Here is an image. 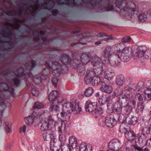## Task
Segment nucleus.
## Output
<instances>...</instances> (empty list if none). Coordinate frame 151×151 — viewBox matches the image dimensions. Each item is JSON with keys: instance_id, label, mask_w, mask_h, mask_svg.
<instances>
[{"instance_id": "12", "label": "nucleus", "mask_w": 151, "mask_h": 151, "mask_svg": "<svg viewBox=\"0 0 151 151\" xmlns=\"http://www.w3.org/2000/svg\"><path fill=\"white\" fill-rule=\"evenodd\" d=\"M108 146L110 149L114 151H117L121 149L123 145L119 140L115 138L109 142Z\"/></svg>"}, {"instance_id": "50", "label": "nucleus", "mask_w": 151, "mask_h": 151, "mask_svg": "<svg viewBox=\"0 0 151 151\" xmlns=\"http://www.w3.org/2000/svg\"><path fill=\"white\" fill-rule=\"evenodd\" d=\"M127 116L125 117L123 114L120 115L118 118L117 122L119 123H122L125 121H126Z\"/></svg>"}, {"instance_id": "1", "label": "nucleus", "mask_w": 151, "mask_h": 151, "mask_svg": "<svg viewBox=\"0 0 151 151\" xmlns=\"http://www.w3.org/2000/svg\"><path fill=\"white\" fill-rule=\"evenodd\" d=\"M72 3L77 6L79 3L88 8L97 10L104 9L106 11L113 10L122 13L129 19L138 17L139 10L138 6L132 1H61Z\"/></svg>"}, {"instance_id": "35", "label": "nucleus", "mask_w": 151, "mask_h": 151, "mask_svg": "<svg viewBox=\"0 0 151 151\" xmlns=\"http://www.w3.org/2000/svg\"><path fill=\"white\" fill-rule=\"evenodd\" d=\"M138 119L137 118L136 116H132L130 117H129L127 116L126 119V122L127 123L130 125H134L136 124L137 122Z\"/></svg>"}, {"instance_id": "53", "label": "nucleus", "mask_w": 151, "mask_h": 151, "mask_svg": "<svg viewBox=\"0 0 151 151\" xmlns=\"http://www.w3.org/2000/svg\"><path fill=\"white\" fill-rule=\"evenodd\" d=\"M114 93L115 96H118L122 94L123 91L122 88H118L115 90Z\"/></svg>"}, {"instance_id": "24", "label": "nucleus", "mask_w": 151, "mask_h": 151, "mask_svg": "<svg viewBox=\"0 0 151 151\" xmlns=\"http://www.w3.org/2000/svg\"><path fill=\"white\" fill-rule=\"evenodd\" d=\"M40 120L43 119L44 120H51L54 119L51 117V114L49 111L47 110L45 111L39 116Z\"/></svg>"}, {"instance_id": "45", "label": "nucleus", "mask_w": 151, "mask_h": 151, "mask_svg": "<svg viewBox=\"0 0 151 151\" xmlns=\"http://www.w3.org/2000/svg\"><path fill=\"white\" fill-rule=\"evenodd\" d=\"M61 149L63 151H73L74 148L70 145L66 144L62 146Z\"/></svg>"}, {"instance_id": "7", "label": "nucleus", "mask_w": 151, "mask_h": 151, "mask_svg": "<svg viewBox=\"0 0 151 151\" xmlns=\"http://www.w3.org/2000/svg\"><path fill=\"white\" fill-rule=\"evenodd\" d=\"M102 60H104L106 63L109 62L111 65L116 67L118 66L119 61L117 60L118 56L114 54L112 47L110 46H107L102 53Z\"/></svg>"}, {"instance_id": "4", "label": "nucleus", "mask_w": 151, "mask_h": 151, "mask_svg": "<svg viewBox=\"0 0 151 151\" xmlns=\"http://www.w3.org/2000/svg\"><path fill=\"white\" fill-rule=\"evenodd\" d=\"M2 89L3 91L0 90V127L2 124V121L1 120V119L3 111L6 107L10 108L11 107L9 103L5 102V99L9 98L12 95L14 96L15 95L14 89Z\"/></svg>"}, {"instance_id": "9", "label": "nucleus", "mask_w": 151, "mask_h": 151, "mask_svg": "<svg viewBox=\"0 0 151 151\" xmlns=\"http://www.w3.org/2000/svg\"><path fill=\"white\" fill-rule=\"evenodd\" d=\"M72 56L73 59L72 60L70 59V61H72V62H73L74 60L77 58L78 60L80 61V63H82L81 64L83 65H86L89 62H91V54L89 53H82L80 57L81 60L79 58H80V56H78V52L73 53Z\"/></svg>"}, {"instance_id": "58", "label": "nucleus", "mask_w": 151, "mask_h": 151, "mask_svg": "<svg viewBox=\"0 0 151 151\" xmlns=\"http://www.w3.org/2000/svg\"><path fill=\"white\" fill-rule=\"evenodd\" d=\"M131 38L128 36H125L122 39V41L124 42H128L130 41Z\"/></svg>"}, {"instance_id": "63", "label": "nucleus", "mask_w": 151, "mask_h": 151, "mask_svg": "<svg viewBox=\"0 0 151 151\" xmlns=\"http://www.w3.org/2000/svg\"><path fill=\"white\" fill-rule=\"evenodd\" d=\"M26 126L25 125H24L21 126L20 128V133H25L26 131Z\"/></svg>"}, {"instance_id": "37", "label": "nucleus", "mask_w": 151, "mask_h": 151, "mask_svg": "<svg viewBox=\"0 0 151 151\" xmlns=\"http://www.w3.org/2000/svg\"><path fill=\"white\" fill-rule=\"evenodd\" d=\"M49 110L53 112H57L60 111V108L58 105H55L52 102L50 106Z\"/></svg>"}, {"instance_id": "32", "label": "nucleus", "mask_w": 151, "mask_h": 151, "mask_svg": "<svg viewBox=\"0 0 151 151\" xmlns=\"http://www.w3.org/2000/svg\"><path fill=\"white\" fill-rule=\"evenodd\" d=\"M98 75H96L91 79L90 83L93 85H97L99 83H100L101 85V78L100 79V77L98 76Z\"/></svg>"}, {"instance_id": "38", "label": "nucleus", "mask_w": 151, "mask_h": 151, "mask_svg": "<svg viewBox=\"0 0 151 151\" xmlns=\"http://www.w3.org/2000/svg\"><path fill=\"white\" fill-rule=\"evenodd\" d=\"M93 35V34L92 33H88L85 32L83 34L79 35L78 36V37L81 39V40H82L83 39H84L85 38L87 37H92L95 36L96 34Z\"/></svg>"}, {"instance_id": "43", "label": "nucleus", "mask_w": 151, "mask_h": 151, "mask_svg": "<svg viewBox=\"0 0 151 151\" xmlns=\"http://www.w3.org/2000/svg\"><path fill=\"white\" fill-rule=\"evenodd\" d=\"M39 74L34 78V81L36 84H38L41 82L42 80L44 79Z\"/></svg>"}, {"instance_id": "34", "label": "nucleus", "mask_w": 151, "mask_h": 151, "mask_svg": "<svg viewBox=\"0 0 151 151\" xmlns=\"http://www.w3.org/2000/svg\"><path fill=\"white\" fill-rule=\"evenodd\" d=\"M140 87L138 84H130L126 87V90L130 91L133 90L135 91H139L140 90Z\"/></svg>"}, {"instance_id": "13", "label": "nucleus", "mask_w": 151, "mask_h": 151, "mask_svg": "<svg viewBox=\"0 0 151 151\" xmlns=\"http://www.w3.org/2000/svg\"><path fill=\"white\" fill-rule=\"evenodd\" d=\"M135 98L139 101L137 106V109L136 110L137 113L139 115H141L142 113L145 105L143 101L142 96L139 93H138L135 95Z\"/></svg>"}, {"instance_id": "8", "label": "nucleus", "mask_w": 151, "mask_h": 151, "mask_svg": "<svg viewBox=\"0 0 151 151\" xmlns=\"http://www.w3.org/2000/svg\"><path fill=\"white\" fill-rule=\"evenodd\" d=\"M104 61L96 55H93L92 57L91 63L93 65V69L96 73L99 75L102 74Z\"/></svg>"}, {"instance_id": "15", "label": "nucleus", "mask_w": 151, "mask_h": 151, "mask_svg": "<svg viewBox=\"0 0 151 151\" xmlns=\"http://www.w3.org/2000/svg\"><path fill=\"white\" fill-rule=\"evenodd\" d=\"M136 101H131L128 102L126 105L123 106L122 113L127 115L130 114L132 110L136 106Z\"/></svg>"}, {"instance_id": "47", "label": "nucleus", "mask_w": 151, "mask_h": 151, "mask_svg": "<svg viewBox=\"0 0 151 151\" xmlns=\"http://www.w3.org/2000/svg\"><path fill=\"white\" fill-rule=\"evenodd\" d=\"M138 18L139 21L141 23H143L147 20V17L146 14L145 13L139 14Z\"/></svg>"}, {"instance_id": "6", "label": "nucleus", "mask_w": 151, "mask_h": 151, "mask_svg": "<svg viewBox=\"0 0 151 151\" xmlns=\"http://www.w3.org/2000/svg\"><path fill=\"white\" fill-rule=\"evenodd\" d=\"M31 65L29 62L26 63L24 65V68L22 67L19 68L15 72L17 77H19L22 79L27 81V77H30L32 75V71L36 65L35 61L32 60L30 61Z\"/></svg>"}, {"instance_id": "39", "label": "nucleus", "mask_w": 151, "mask_h": 151, "mask_svg": "<svg viewBox=\"0 0 151 151\" xmlns=\"http://www.w3.org/2000/svg\"><path fill=\"white\" fill-rule=\"evenodd\" d=\"M151 129L150 126L149 127L145 126L142 129V133L140 134L145 135L147 136L148 134L151 133Z\"/></svg>"}, {"instance_id": "61", "label": "nucleus", "mask_w": 151, "mask_h": 151, "mask_svg": "<svg viewBox=\"0 0 151 151\" xmlns=\"http://www.w3.org/2000/svg\"><path fill=\"white\" fill-rule=\"evenodd\" d=\"M10 71L8 69L3 71L2 73L3 76H7L10 73Z\"/></svg>"}, {"instance_id": "26", "label": "nucleus", "mask_w": 151, "mask_h": 151, "mask_svg": "<svg viewBox=\"0 0 151 151\" xmlns=\"http://www.w3.org/2000/svg\"><path fill=\"white\" fill-rule=\"evenodd\" d=\"M54 132L53 130L50 132L46 131V132L43 134V138L45 141H52L54 137Z\"/></svg>"}, {"instance_id": "60", "label": "nucleus", "mask_w": 151, "mask_h": 151, "mask_svg": "<svg viewBox=\"0 0 151 151\" xmlns=\"http://www.w3.org/2000/svg\"><path fill=\"white\" fill-rule=\"evenodd\" d=\"M136 145H135L133 146L134 147V151H135V150H137L138 151H143V149L142 148V147H140L138 145H137V144H136Z\"/></svg>"}, {"instance_id": "17", "label": "nucleus", "mask_w": 151, "mask_h": 151, "mask_svg": "<svg viewBox=\"0 0 151 151\" xmlns=\"http://www.w3.org/2000/svg\"><path fill=\"white\" fill-rule=\"evenodd\" d=\"M115 75L114 71L113 70H107L104 73V77L101 78V80L107 83H110V81Z\"/></svg>"}, {"instance_id": "36", "label": "nucleus", "mask_w": 151, "mask_h": 151, "mask_svg": "<svg viewBox=\"0 0 151 151\" xmlns=\"http://www.w3.org/2000/svg\"><path fill=\"white\" fill-rule=\"evenodd\" d=\"M35 117L33 116H30L25 118L26 124L28 125L31 126L35 122Z\"/></svg>"}, {"instance_id": "48", "label": "nucleus", "mask_w": 151, "mask_h": 151, "mask_svg": "<svg viewBox=\"0 0 151 151\" xmlns=\"http://www.w3.org/2000/svg\"><path fill=\"white\" fill-rule=\"evenodd\" d=\"M50 148L51 150L52 151H57L58 150L57 147L55 146V139H53L52 141H50Z\"/></svg>"}, {"instance_id": "30", "label": "nucleus", "mask_w": 151, "mask_h": 151, "mask_svg": "<svg viewBox=\"0 0 151 151\" xmlns=\"http://www.w3.org/2000/svg\"><path fill=\"white\" fill-rule=\"evenodd\" d=\"M125 137L127 140H134L136 137V134L132 131H130L125 132Z\"/></svg>"}, {"instance_id": "57", "label": "nucleus", "mask_w": 151, "mask_h": 151, "mask_svg": "<svg viewBox=\"0 0 151 151\" xmlns=\"http://www.w3.org/2000/svg\"><path fill=\"white\" fill-rule=\"evenodd\" d=\"M32 92L33 95L35 96H37L39 93L38 91L35 88H32Z\"/></svg>"}, {"instance_id": "44", "label": "nucleus", "mask_w": 151, "mask_h": 151, "mask_svg": "<svg viewBox=\"0 0 151 151\" xmlns=\"http://www.w3.org/2000/svg\"><path fill=\"white\" fill-rule=\"evenodd\" d=\"M4 29H5V30L4 29H3L1 30V32L4 34H7L8 35L6 37L8 39H11L12 34L11 30L8 28H4Z\"/></svg>"}, {"instance_id": "42", "label": "nucleus", "mask_w": 151, "mask_h": 151, "mask_svg": "<svg viewBox=\"0 0 151 151\" xmlns=\"http://www.w3.org/2000/svg\"><path fill=\"white\" fill-rule=\"evenodd\" d=\"M4 123L5 124V131L7 133H11L12 131L11 127L12 124L11 123L9 122H4Z\"/></svg>"}, {"instance_id": "14", "label": "nucleus", "mask_w": 151, "mask_h": 151, "mask_svg": "<svg viewBox=\"0 0 151 151\" xmlns=\"http://www.w3.org/2000/svg\"><path fill=\"white\" fill-rule=\"evenodd\" d=\"M131 101H135L134 99V97L132 94L129 92L124 95L120 96L118 98V100L117 102L122 105L123 104H125L128 101L129 102Z\"/></svg>"}, {"instance_id": "5", "label": "nucleus", "mask_w": 151, "mask_h": 151, "mask_svg": "<svg viewBox=\"0 0 151 151\" xmlns=\"http://www.w3.org/2000/svg\"><path fill=\"white\" fill-rule=\"evenodd\" d=\"M40 122L41 124L40 129L42 131L50 132L55 129L58 132H61L65 129L64 124L56 122L54 119L49 121L42 119L40 120Z\"/></svg>"}, {"instance_id": "41", "label": "nucleus", "mask_w": 151, "mask_h": 151, "mask_svg": "<svg viewBox=\"0 0 151 151\" xmlns=\"http://www.w3.org/2000/svg\"><path fill=\"white\" fill-rule=\"evenodd\" d=\"M94 92L93 88L91 87L87 88L84 91V95L86 97L91 96Z\"/></svg>"}, {"instance_id": "21", "label": "nucleus", "mask_w": 151, "mask_h": 151, "mask_svg": "<svg viewBox=\"0 0 151 151\" xmlns=\"http://www.w3.org/2000/svg\"><path fill=\"white\" fill-rule=\"evenodd\" d=\"M147 136L145 135L139 134L138 135V139H136L135 142L136 144H137L139 146L143 147L145 145H147Z\"/></svg>"}, {"instance_id": "10", "label": "nucleus", "mask_w": 151, "mask_h": 151, "mask_svg": "<svg viewBox=\"0 0 151 151\" xmlns=\"http://www.w3.org/2000/svg\"><path fill=\"white\" fill-rule=\"evenodd\" d=\"M132 49L131 48L127 47H125V48L121 52V53L119 54V66L120 64L121 60L123 62H127L129 61L131 58V56H132V51H131Z\"/></svg>"}, {"instance_id": "27", "label": "nucleus", "mask_w": 151, "mask_h": 151, "mask_svg": "<svg viewBox=\"0 0 151 151\" xmlns=\"http://www.w3.org/2000/svg\"><path fill=\"white\" fill-rule=\"evenodd\" d=\"M123 106L122 105L116 102L114 105L113 111L116 114H120L122 113Z\"/></svg>"}, {"instance_id": "52", "label": "nucleus", "mask_w": 151, "mask_h": 151, "mask_svg": "<svg viewBox=\"0 0 151 151\" xmlns=\"http://www.w3.org/2000/svg\"><path fill=\"white\" fill-rule=\"evenodd\" d=\"M43 107L44 105L42 103L40 102L37 101L35 103L33 108L34 109L36 108L41 109L43 108Z\"/></svg>"}, {"instance_id": "31", "label": "nucleus", "mask_w": 151, "mask_h": 151, "mask_svg": "<svg viewBox=\"0 0 151 151\" xmlns=\"http://www.w3.org/2000/svg\"><path fill=\"white\" fill-rule=\"evenodd\" d=\"M77 140L75 137L73 136L70 137L69 139V142L70 145V146L74 147L75 150L78 149V147Z\"/></svg>"}, {"instance_id": "62", "label": "nucleus", "mask_w": 151, "mask_h": 151, "mask_svg": "<svg viewBox=\"0 0 151 151\" xmlns=\"http://www.w3.org/2000/svg\"><path fill=\"white\" fill-rule=\"evenodd\" d=\"M52 81L53 84L55 86H56L58 82V79L57 78H52Z\"/></svg>"}, {"instance_id": "64", "label": "nucleus", "mask_w": 151, "mask_h": 151, "mask_svg": "<svg viewBox=\"0 0 151 151\" xmlns=\"http://www.w3.org/2000/svg\"><path fill=\"white\" fill-rule=\"evenodd\" d=\"M119 131L122 134L123 133L125 134V132H127V129L123 127H120Z\"/></svg>"}, {"instance_id": "49", "label": "nucleus", "mask_w": 151, "mask_h": 151, "mask_svg": "<svg viewBox=\"0 0 151 151\" xmlns=\"http://www.w3.org/2000/svg\"><path fill=\"white\" fill-rule=\"evenodd\" d=\"M104 96L105 97L106 101L107 103L106 104L107 108L109 110L110 109V107H109L111 104L110 102L111 101V96L110 95H105Z\"/></svg>"}, {"instance_id": "28", "label": "nucleus", "mask_w": 151, "mask_h": 151, "mask_svg": "<svg viewBox=\"0 0 151 151\" xmlns=\"http://www.w3.org/2000/svg\"><path fill=\"white\" fill-rule=\"evenodd\" d=\"M125 80L124 76L120 74L116 76L115 82L118 85L122 86L124 84Z\"/></svg>"}, {"instance_id": "11", "label": "nucleus", "mask_w": 151, "mask_h": 151, "mask_svg": "<svg viewBox=\"0 0 151 151\" xmlns=\"http://www.w3.org/2000/svg\"><path fill=\"white\" fill-rule=\"evenodd\" d=\"M132 50V57L135 59L137 57L142 58L146 51L145 47L144 46H136L133 47Z\"/></svg>"}, {"instance_id": "29", "label": "nucleus", "mask_w": 151, "mask_h": 151, "mask_svg": "<svg viewBox=\"0 0 151 151\" xmlns=\"http://www.w3.org/2000/svg\"><path fill=\"white\" fill-rule=\"evenodd\" d=\"M92 148L91 147L87 146L86 144L82 143L80 145L79 147L78 146V150L75 151H91Z\"/></svg>"}, {"instance_id": "22", "label": "nucleus", "mask_w": 151, "mask_h": 151, "mask_svg": "<svg viewBox=\"0 0 151 151\" xmlns=\"http://www.w3.org/2000/svg\"><path fill=\"white\" fill-rule=\"evenodd\" d=\"M96 75H99L96 73L94 72L93 69V70L91 69H88L86 72L84 79L85 82L87 84L91 82V79Z\"/></svg>"}, {"instance_id": "56", "label": "nucleus", "mask_w": 151, "mask_h": 151, "mask_svg": "<svg viewBox=\"0 0 151 151\" xmlns=\"http://www.w3.org/2000/svg\"><path fill=\"white\" fill-rule=\"evenodd\" d=\"M59 139L61 142H63L66 140V138L64 134H59Z\"/></svg>"}, {"instance_id": "40", "label": "nucleus", "mask_w": 151, "mask_h": 151, "mask_svg": "<svg viewBox=\"0 0 151 151\" xmlns=\"http://www.w3.org/2000/svg\"><path fill=\"white\" fill-rule=\"evenodd\" d=\"M132 140H128L125 143V147L126 148L125 151L127 150H129V151L131 150H134V148H132V147H133V144L132 142Z\"/></svg>"}, {"instance_id": "3", "label": "nucleus", "mask_w": 151, "mask_h": 151, "mask_svg": "<svg viewBox=\"0 0 151 151\" xmlns=\"http://www.w3.org/2000/svg\"><path fill=\"white\" fill-rule=\"evenodd\" d=\"M81 110V108L79 106L78 102L76 103L73 102H68L64 103L62 106V112L60 114H57V117L62 121V123H59L64 124L65 126L64 122L67 121L70 119L71 111L73 112L75 114H78Z\"/></svg>"}, {"instance_id": "19", "label": "nucleus", "mask_w": 151, "mask_h": 151, "mask_svg": "<svg viewBox=\"0 0 151 151\" xmlns=\"http://www.w3.org/2000/svg\"><path fill=\"white\" fill-rule=\"evenodd\" d=\"M105 123L108 127H112L116 125L117 121L112 114L108 115L105 119Z\"/></svg>"}, {"instance_id": "33", "label": "nucleus", "mask_w": 151, "mask_h": 151, "mask_svg": "<svg viewBox=\"0 0 151 151\" xmlns=\"http://www.w3.org/2000/svg\"><path fill=\"white\" fill-rule=\"evenodd\" d=\"M102 108L100 106H96V108L94 109L93 113L94 116L96 117H98L103 112Z\"/></svg>"}, {"instance_id": "20", "label": "nucleus", "mask_w": 151, "mask_h": 151, "mask_svg": "<svg viewBox=\"0 0 151 151\" xmlns=\"http://www.w3.org/2000/svg\"><path fill=\"white\" fill-rule=\"evenodd\" d=\"M109 84L110 83H107L105 82H103L102 81H101V91L103 92L108 94L111 93L113 91V88L111 86L109 85Z\"/></svg>"}, {"instance_id": "18", "label": "nucleus", "mask_w": 151, "mask_h": 151, "mask_svg": "<svg viewBox=\"0 0 151 151\" xmlns=\"http://www.w3.org/2000/svg\"><path fill=\"white\" fill-rule=\"evenodd\" d=\"M125 46L124 44L122 43L117 44L111 47L114 54L118 56V59H117L116 60H118L119 61V54L122 52L121 51H122L125 48Z\"/></svg>"}, {"instance_id": "25", "label": "nucleus", "mask_w": 151, "mask_h": 151, "mask_svg": "<svg viewBox=\"0 0 151 151\" xmlns=\"http://www.w3.org/2000/svg\"><path fill=\"white\" fill-rule=\"evenodd\" d=\"M144 91L145 93L147 95L146 99L148 100H151V81L147 82L146 87Z\"/></svg>"}, {"instance_id": "51", "label": "nucleus", "mask_w": 151, "mask_h": 151, "mask_svg": "<svg viewBox=\"0 0 151 151\" xmlns=\"http://www.w3.org/2000/svg\"><path fill=\"white\" fill-rule=\"evenodd\" d=\"M12 81L16 87H18L20 86L21 82L20 80L18 78H14L12 79Z\"/></svg>"}, {"instance_id": "2", "label": "nucleus", "mask_w": 151, "mask_h": 151, "mask_svg": "<svg viewBox=\"0 0 151 151\" xmlns=\"http://www.w3.org/2000/svg\"><path fill=\"white\" fill-rule=\"evenodd\" d=\"M50 61H47L45 65L52 70L53 75L59 76L62 70H68V68L67 65H70L72 68L77 69L78 72L80 76L85 74L86 70L84 65L80 63V61L77 58L74 60L73 62L70 61V58L65 53L62 54L60 58L55 54H53L49 56Z\"/></svg>"}, {"instance_id": "55", "label": "nucleus", "mask_w": 151, "mask_h": 151, "mask_svg": "<svg viewBox=\"0 0 151 151\" xmlns=\"http://www.w3.org/2000/svg\"><path fill=\"white\" fill-rule=\"evenodd\" d=\"M99 102L100 104H103L106 103L105 97L103 96L101 98H99Z\"/></svg>"}, {"instance_id": "46", "label": "nucleus", "mask_w": 151, "mask_h": 151, "mask_svg": "<svg viewBox=\"0 0 151 151\" xmlns=\"http://www.w3.org/2000/svg\"><path fill=\"white\" fill-rule=\"evenodd\" d=\"M49 73V70L47 68H44L39 74H40L44 79H45V77L48 75Z\"/></svg>"}, {"instance_id": "16", "label": "nucleus", "mask_w": 151, "mask_h": 151, "mask_svg": "<svg viewBox=\"0 0 151 151\" xmlns=\"http://www.w3.org/2000/svg\"><path fill=\"white\" fill-rule=\"evenodd\" d=\"M59 92L57 91L54 90L52 91L49 95V100L50 101H55L57 100L58 104H60L62 103L63 101V99L59 97Z\"/></svg>"}, {"instance_id": "23", "label": "nucleus", "mask_w": 151, "mask_h": 151, "mask_svg": "<svg viewBox=\"0 0 151 151\" xmlns=\"http://www.w3.org/2000/svg\"><path fill=\"white\" fill-rule=\"evenodd\" d=\"M97 105L96 102H92L90 100L87 101L85 106L86 111L88 112H93L94 109L96 108Z\"/></svg>"}, {"instance_id": "59", "label": "nucleus", "mask_w": 151, "mask_h": 151, "mask_svg": "<svg viewBox=\"0 0 151 151\" xmlns=\"http://www.w3.org/2000/svg\"><path fill=\"white\" fill-rule=\"evenodd\" d=\"M96 37L98 38H99V37H109L108 35L105 34L104 33H100L99 34H98L96 35Z\"/></svg>"}, {"instance_id": "54", "label": "nucleus", "mask_w": 151, "mask_h": 151, "mask_svg": "<svg viewBox=\"0 0 151 151\" xmlns=\"http://www.w3.org/2000/svg\"><path fill=\"white\" fill-rule=\"evenodd\" d=\"M13 20L16 22V23L15 25L16 27L15 28V29H19L20 27V25L19 24V23L22 22L23 21L15 17L13 18Z\"/></svg>"}]
</instances>
